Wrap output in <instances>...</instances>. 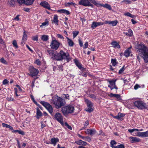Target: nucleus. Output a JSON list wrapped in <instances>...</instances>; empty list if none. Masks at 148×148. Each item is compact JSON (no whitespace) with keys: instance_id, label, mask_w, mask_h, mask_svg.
Returning a JSON list of instances; mask_svg holds the SVG:
<instances>
[{"instance_id":"2f4dec72","label":"nucleus","mask_w":148,"mask_h":148,"mask_svg":"<svg viewBox=\"0 0 148 148\" xmlns=\"http://www.w3.org/2000/svg\"><path fill=\"white\" fill-rule=\"evenodd\" d=\"M89 1L94 5H96L97 7H99V4H100L99 3L97 2L96 1V0H89Z\"/></svg>"},{"instance_id":"4be33fe9","label":"nucleus","mask_w":148,"mask_h":148,"mask_svg":"<svg viewBox=\"0 0 148 148\" xmlns=\"http://www.w3.org/2000/svg\"><path fill=\"white\" fill-rule=\"evenodd\" d=\"M111 45L115 48L119 49L120 47L119 43L115 41L112 42L111 43Z\"/></svg>"},{"instance_id":"c756f323","label":"nucleus","mask_w":148,"mask_h":148,"mask_svg":"<svg viewBox=\"0 0 148 148\" xmlns=\"http://www.w3.org/2000/svg\"><path fill=\"white\" fill-rule=\"evenodd\" d=\"M41 39L44 41H47L48 39V36L45 35H43L41 36Z\"/></svg>"},{"instance_id":"f3484780","label":"nucleus","mask_w":148,"mask_h":148,"mask_svg":"<svg viewBox=\"0 0 148 148\" xmlns=\"http://www.w3.org/2000/svg\"><path fill=\"white\" fill-rule=\"evenodd\" d=\"M130 139V142L132 143H135L139 142L140 141V139L136 137L131 136L129 138Z\"/></svg>"},{"instance_id":"4c0bfd02","label":"nucleus","mask_w":148,"mask_h":148,"mask_svg":"<svg viewBox=\"0 0 148 148\" xmlns=\"http://www.w3.org/2000/svg\"><path fill=\"white\" fill-rule=\"evenodd\" d=\"M64 115L66 116H67L69 114H72L73 112H62Z\"/></svg>"},{"instance_id":"49530a36","label":"nucleus","mask_w":148,"mask_h":148,"mask_svg":"<svg viewBox=\"0 0 148 148\" xmlns=\"http://www.w3.org/2000/svg\"><path fill=\"white\" fill-rule=\"evenodd\" d=\"M117 148H125V147L124 145L123 144H120V145H118L117 146Z\"/></svg>"},{"instance_id":"052dcab7","label":"nucleus","mask_w":148,"mask_h":148,"mask_svg":"<svg viewBox=\"0 0 148 148\" xmlns=\"http://www.w3.org/2000/svg\"><path fill=\"white\" fill-rule=\"evenodd\" d=\"M35 63L37 64L38 65H39L41 63L40 61L38 59L36 60Z\"/></svg>"},{"instance_id":"39448f33","label":"nucleus","mask_w":148,"mask_h":148,"mask_svg":"<svg viewBox=\"0 0 148 148\" xmlns=\"http://www.w3.org/2000/svg\"><path fill=\"white\" fill-rule=\"evenodd\" d=\"M54 117L56 120L60 123L62 125H64L63 117L61 114L59 112H57L56 113Z\"/></svg>"},{"instance_id":"680f3d73","label":"nucleus","mask_w":148,"mask_h":148,"mask_svg":"<svg viewBox=\"0 0 148 148\" xmlns=\"http://www.w3.org/2000/svg\"><path fill=\"white\" fill-rule=\"evenodd\" d=\"M85 140L88 141V142H90L91 141V139L88 136H86Z\"/></svg>"},{"instance_id":"393cba45","label":"nucleus","mask_w":148,"mask_h":148,"mask_svg":"<svg viewBox=\"0 0 148 148\" xmlns=\"http://www.w3.org/2000/svg\"><path fill=\"white\" fill-rule=\"evenodd\" d=\"M102 6L105 8H106L108 10H110L111 9V8L110 5L108 4H101L100 3L99 7Z\"/></svg>"},{"instance_id":"bb28decb","label":"nucleus","mask_w":148,"mask_h":148,"mask_svg":"<svg viewBox=\"0 0 148 148\" xmlns=\"http://www.w3.org/2000/svg\"><path fill=\"white\" fill-rule=\"evenodd\" d=\"M53 21L56 25H58L59 21L58 19V16L57 15H54Z\"/></svg>"},{"instance_id":"09e8293b","label":"nucleus","mask_w":148,"mask_h":148,"mask_svg":"<svg viewBox=\"0 0 148 148\" xmlns=\"http://www.w3.org/2000/svg\"><path fill=\"white\" fill-rule=\"evenodd\" d=\"M115 97H116L118 100H121V97L120 95L119 94H116V95L115 96Z\"/></svg>"},{"instance_id":"37998d69","label":"nucleus","mask_w":148,"mask_h":148,"mask_svg":"<svg viewBox=\"0 0 148 148\" xmlns=\"http://www.w3.org/2000/svg\"><path fill=\"white\" fill-rule=\"evenodd\" d=\"M49 24V23L48 21H45L42 23V25L40 26V27H42L43 26H46L48 25Z\"/></svg>"},{"instance_id":"58836bf2","label":"nucleus","mask_w":148,"mask_h":148,"mask_svg":"<svg viewBox=\"0 0 148 148\" xmlns=\"http://www.w3.org/2000/svg\"><path fill=\"white\" fill-rule=\"evenodd\" d=\"M26 0H17V1L20 5L25 4Z\"/></svg>"},{"instance_id":"bf43d9fd","label":"nucleus","mask_w":148,"mask_h":148,"mask_svg":"<svg viewBox=\"0 0 148 148\" xmlns=\"http://www.w3.org/2000/svg\"><path fill=\"white\" fill-rule=\"evenodd\" d=\"M144 138L148 137V130L144 132Z\"/></svg>"},{"instance_id":"de8ad7c7","label":"nucleus","mask_w":148,"mask_h":148,"mask_svg":"<svg viewBox=\"0 0 148 148\" xmlns=\"http://www.w3.org/2000/svg\"><path fill=\"white\" fill-rule=\"evenodd\" d=\"M138 134V136L144 138V132H139Z\"/></svg>"},{"instance_id":"ea45409f","label":"nucleus","mask_w":148,"mask_h":148,"mask_svg":"<svg viewBox=\"0 0 148 148\" xmlns=\"http://www.w3.org/2000/svg\"><path fill=\"white\" fill-rule=\"evenodd\" d=\"M79 32L78 31H75L73 32V38H75L79 34Z\"/></svg>"},{"instance_id":"5fc2aeb1","label":"nucleus","mask_w":148,"mask_h":148,"mask_svg":"<svg viewBox=\"0 0 148 148\" xmlns=\"http://www.w3.org/2000/svg\"><path fill=\"white\" fill-rule=\"evenodd\" d=\"M140 86L138 84H136L135 85V86H134V88L135 90H137L138 88H140Z\"/></svg>"},{"instance_id":"cd10ccee","label":"nucleus","mask_w":148,"mask_h":148,"mask_svg":"<svg viewBox=\"0 0 148 148\" xmlns=\"http://www.w3.org/2000/svg\"><path fill=\"white\" fill-rule=\"evenodd\" d=\"M34 0H26L25 4L26 5H29L32 4Z\"/></svg>"},{"instance_id":"864d4df0","label":"nucleus","mask_w":148,"mask_h":148,"mask_svg":"<svg viewBox=\"0 0 148 148\" xmlns=\"http://www.w3.org/2000/svg\"><path fill=\"white\" fill-rule=\"evenodd\" d=\"M8 81L7 79H4L3 81V85H5L8 83Z\"/></svg>"},{"instance_id":"4d7b16f0","label":"nucleus","mask_w":148,"mask_h":148,"mask_svg":"<svg viewBox=\"0 0 148 148\" xmlns=\"http://www.w3.org/2000/svg\"><path fill=\"white\" fill-rule=\"evenodd\" d=\"M18 134H21L22 135H24L25 134V132L21 130H20Z\"/></svg>"},{"instance_id":"412c9836","label":"nucleus","mask_w":148,"mask_h":148,"mask_svg":"<svg viewBox=\"0 0 148 148\" xmlns=\"http://www.w3.org/2000/svg\"><path fill=\"white\" fill-rule=\"evenodd\" d=\"M74 62L76 65L80 69H84V68L82 66L81 64L79 62L78 60L77 59L74 60Z\"/></svg>"},{"instance_id":"20e7f679","label":"nucleus","mask_w":148,"mask_h":148,"mask_svg":"<svg viewBox=\"0 0 148 148\" xmlns=\"http://www.w3.org/2000/svg\"><path fill=\"white\" fill-rule=\"evenodd\" d=\"M134 104L135 106L136 107L140 110H144L147 109L148 106L146 103L143 101L137 100L134 102Z\"/></svg>"},{"instance_id":"8fccbe9b","label":"nucleus","mask_w":148,"mask_h":148,"mask_svg":"<svg viewBox=\"0 0 148 148\" xmlns=\"http://www.w3.org/2000/svg\"><path fill=\"white\" fill-rule=\"evenodd\" d=\"M64 124L69 129H70V130H72V128L69 125L67 122H65Z\"/></svg>"},{"instance_id":"69168bd1","label":"nucleus","mask_w":148,"mask_h":148,"mask_svg":"<svg viewBox=\"0 0 148 148\" xmlns=\"http://www.w3.org/2000/svg\"><path fill=\"white\" fill-rule=\"evenodd\" d=\"M23 10L25 12H30V9L28 8H24L23 9Z\"/></svg>"},{"instance_id":"13d9d810","label":"nucleus","mask_w":148,"mask_h":148,"mask_svg":"<svg viewBox=\"0 0 148 148\" xmlns=\"http://www.w3.org/2000/svg\"><path fill=\"white\" fill-rule=\"evenodd\" d=\"M7 99L8 101H13L14 100V99L11 97H8L7 98Z\"/></svg>"},{"instance_id":"e2e57ef3","label":"nucleus","mask_w":148,"mask_h":148,"mask_svg":"<svg viewBox=\"0 0 148 148\" xmlns=\"http://www.w3.org/2000/svg\"><path fill=\"white\" fill-rule=\"evenodd\" d=\"M63 95L65 96V99H69V96L68 94H64Z\"/></svg>"},{"instance_id":"9d476101","label":"nucleus","mask_w":148,"mask_h":148,"mask_svg":"<svg viewBox=\"0 0 148 148\" xmlns=\"http://www.w3.org/2000/svg\"><path fill=\"white\" fill-rule=\"evenodd\" d=\"M30 74L29 75L31 76H36L39 72L38 70L34 68L33 66H30L29 69Z\"/></svg>"},{"instance_id":"f257e3e1","label":"nucleus","mask_w":148,"mask_h":148,"mask_svg":"<svg viewBox=\"0 0 148 148\" xmlns=\"http://www.w3.org/2000/svg\"><path fill=\"white\" fill-rule=\"evenodd\" d=\"M136 51L144 59L145 62H148V48L142 43L136 46Z\"/></svg>"},{"instance_id":"0e129e2a","label":"nucleus","mask_w":148,"mask_h":148,"mask_svg":"<svg viewBox=\"0 0 148 148\" xmlns=\"http://www.w3.org/2000/svg\"><path fill=\"white\" fill-rule=\"evenodd\" d=\"M57 36L59 38L62 39H64V37L61 35L60 34H57Z\"/></svg>"},{"instance_id":"c85d7f7f","label":"nucleus","mask_w":148,"mask_h":148,"mask_svg":"<svg viewBox=\"0 0 148 148\" xmlns=\"http://www.w3.org/2000/svg\"><path fill=\"white\" fill-rule=\"evenodd\" d=\"M111 63H112L113 66H116L118 64V62L116 61V59H112L111 60Z\"/></svg>"},{"instance_id":"4468645a","label":"nucleus","mask_w":148,"mask_h":148,"mask_svg":"<svg viewBox=\"0 0 148 148\" xmlns=\"http://www.w3.org/2000/svg\"><path fill=\"white\" fill-rule=\"evenodd\" d=\"M96 132V130L94 129H88L85 131V133L86 134L92 135L95 134Z\"/></svg>"},{"instance_id":"338daca9","label":"nucleus","mask_w":148,"mask_h":148,"mask_svg":"<svg viewBox=\"0 0 148 148\" xmlns=\"http://www.w3.org/2000/svg\"><path fill=\"white\" fill-rule=\"evenodd\" d=\"M123 2H125V3L127 4L131 3V1L129 0H124Z\"/></svg>"},{"instance_id":"72a5a7b5","label":"nucleus","mask_w":148,"mask_h":148,"mask_svg":"<svg viewBox=\"0 0 148 148\" xmlns=\"http://www.w3.org/2000/svg\"><path fill=\"white\" fill-rule=\"evenodd\" d=\"M76 5V4L72 2H69L65 3V5L66 6H69L71 5H73L75 6Z\"/></svg>"},{"instance_id":"5701e85b","label":"nucleus","mask_w":148,"mask_h":148,"mask_svg":"<svg viewBox=\"0 0 148 148\" xmlns=\"http://www.w3.org/2000/svg\"><path fill=\"white\" fill-rule=\"evenodd\" d=\"M66 38L67 39V42L69 45L70 47H73L74 44L73 41L67 37H66Z\"/></svg>"},{"instance_id":"79ce46f5","label":"nucleus","mask_w":148,"mask_h":148,"mask_svg":"<svg viewBox=\"0 0 148 148\" xmlns=\"http://www.w3.org/2000/svg\"><path fill=\"white\" fill-rule=\"evenodd\" d=\"M12 44L13 46L15 47L16 48H17L18 46L17 44V42L15 40H14L13 41Z\"/></svg>"},{"instance_id":"ddd939ff","label":"nucleus","mask_w":148,"mask_h":148,"mask_svg":"<svg viewBox=\"0 0 148 148\" xmlns=\"http://www.w3.org/2000/svg\"><path fill=\"white\" fill-rule=\"evenodd\" d=\"M47 52L49 54V56L53 59H56V51H54L52 49L48 50Z\"/></svg>"},{"instance_id":"423d86ee","label":"nucleus","mask_w":148,"mask_h":148,"mask_svg":"<svg viewBox=\"0 0 148 148\" xmlns=\"http://www.w3.org/2000/svg\"><path fill=\"white\" fill-rule=\"evenodd\" d=\"M79 4L84 6H90L92 8L94 7L93 5L91 4L89 0H81L79 1Z\"/></svg>"},{"instance_id":"6e6552de","label":"nucleus","mask_w":148,"mask_h":148,"mask_svg":"<svg viewBox=\"0 0 148 148\" xmlns=\"http://www.w3.org/2000/svg\"><path fill=\"white\" fill-rule=\"evenodd\" d=\"M85 101L87 106V110L86 111H93L94 110L93 103L87 99H85Z\"/></svg>"},{"instance_id":"774afa93","label":"nucleus","mask_w":148,"mask_h":148,"mask_svg":"<svg viewBox=\"0 0 148 148\" xmlns=\"http://www.w3.org/2000/svg\"><path fill=\"white\" fill-rule=\"evenodd\" d=\"M88 42H86L84 44V49L88 47Z\"/></svg>"},{"instance_id":"f03ea898","label":"nucleus","mask_w":148,"mask_h":148,"mask_svg":"<svg viewBox=\"0 0 148 148\" xmlns=\"http://www.w3.org/2000/svg\"><path fill=\"white\" fill-rule=\"evenodd\" d=\"M52 101L53 103L55 105V107L58 109L64 106L66 103L64 99L57 95L53 97Z\"/></svg>"},{"instance_id":"f704fd0d","label":"nucleus","mask_w":148,"mask_h":148,"mask_svg":"<svg viewBox=\"0 0 148 148\" xmlns=\"http://www.w3.org/2000/svg\"><path fill=\"white\" fill-rule=\"evenodd\" d=\"M126 35L129 36H132L133 35L132 31L131 29H129L128 30V32L126 33Z\"/></svg>"},{"instance_id":"a211bd4d","label":"nucleus","mask_w":148,"mask_h":148,"mask_svg":"<svg viewBox=\"0 0 148 148\" xmlns=\"http://www.w3.org/2000/svg\"><path fill=\"white\" fill-rule=\"evenodd\" d=\"M40 5L43 7L48 9H50V5L47 2L42 1L40 4Z\"/></svg>"},{"instance_id":"dca6fc26","label":"nucleus","mask_w":148,"mask_h":148,"mask_svg":"<svg viewBox=\"0 0 148 148\" xmlns=\"http://www.w3.org/2000/svg\"><path fill=\"white\" fill-rule=\"evenodd\" d=\"M125 114H124L121 113L120 112H119L118 114V115L116 116H113L112 115H111L114 118L121 121L123 120V117L125 116Z\"/></svg>"},{"instance_id":"e433bc0d","label":"nucleus","mask_w":148,"mask_h":148,"mask_svg":"<svg viewBox=\"0 0 148 148\" xmlns=\"http://www.w3.org/2000/svg\"><path fill=\"white\" fill-rule=\"evenodd\" d=\"M8 4L10 6L13 5L15 4V2L14 0H11L8 2Z\"/></svg>"},{"instance_id":"473e14b6","label":"nucleus","mask_w":148,"mask_h":148,"mask_svg":"<svg viewBox=\"0 0 148 148\" xmlns=\"http://www.w3.org/2000/svg\"><path fill=\"white\" fill-rule=\"evenodd\" d=\"M42 116V114L41 112H37L36 116L38 119L40 118Z\"/></svg>"},{"instance_id":"2eb2a0df","label":"nucleus","mask_w":148,"mask_h":148,"mask_svg":"<svg viewBox=\"0 0 148 148\" xmlns=\"http://www.w3.org/2000/svg\"><path fill=\"white\" fill-rule=\"evenodd\" d=\"M104 23L101 22H97L95 21H93L92 22L91 27L93 29H94L98 26L103 25Z\"/></svg>"},{"instance_id":"6e6d98bb","label":"nucleus","mask_w":148,"mask_h":148,"mask_svg":"<svg viewBox=\"0 0 148 148\" xmlns=\"http://www.w3.org/2000/svg\"><path fill=\"white\" fill-rule=\"evenodd\" d=\"M79 41V44L80 46V47H82L83 46V42H82L81 40L80 39H79L78 40Z\"/></svg>"},{"instance_id":"6ab92c4d","label":"nucleus","mask_w":148,"mask_h":148,"mask_svg":"<svg viewBox=\"0 0 148 148\" xmlns=\"http://www.w3.org/2000/svg\"><path fill=\"white\" fill-rule=\"evenodd\" d=\"M50 141V144L55 146L56 145L57 143L59 142V139L57 138H52L51 139Z\"/></svg>"},{"instance_id":"c03bdc74","label":"nucleus","mask_w":148,"mask_h":148,"mask_svg":"<svg viewBox=\"0 0 148 148\" xmlns=\"http://www.w3.org/2000/svg\"><path fill=\"white\" fill-rule=\"evenodd\" d=\"M124 15L126 16H128L131 18H133L134 15H132L129 12H127L124 14Z\"/></svg>"},{"instance_id":"a878e982","label":"nucleus","mask_w":148,"mask_h":148,"mask_svg":"<svg viewBox=\"0 0 148 148\" xmlns=\"http://www.w3.org/2000/svg\"><path fill=\"white\" fill-rule=\"evenodd\" d=\"M117 143L114 140H111L110 142V146L112 148H117V147L116 146H114V145H116Z\"/></svg>"},{"instance_id":"b1692460","label":"nucleus","mask_w":148,"mask_h":148,"mask_svg":"<svg viewBox=\"0 0 148 148\" xmlns=\"http://www.w3.org/2000/svg\"><path fill=\"white\" fill-rule=\"evenodd\" d=\"M76 143L78 145H86L87 143L86 142L80 140L76 141Z\"/></svg>"},{"instance_id":"c9c22d12","label":"nucleus","mask_w":148,"mask_h":148,"mask_svg":"<svg viewBox=\"0 0 148 148\" xmlns=\"http://www.w3.org/2000/svg\"><path fill=\"white\" fill-rule=\"evenodd\" d=\"M27 38V35L25 33V30L23 31V35L22 38L23 40H26Z\"/></svg>"},{"instance_id":"a19ab883","label":"nucleus","mask_w":148,"mask_h":148,"mask_svg":"<svg viewBox=\"0 0 148 148\" xmlns=\"http://www.w3.org/2000/svg\"><path fill=\"white\" fill-rule=\"evenodd\" d=\"M0 61L2 63L5 64H8L7 62L3 58H2L0 59Z\"/></svg>"},{"instance_id":"1a4fd4ad","label":"nucleus","mask_w":148,"mask_h":148,"mask_svg":"<svg viewBox=\"0 0 148 148\" xmlns=\"http://www.w3.org/2000/svg\"><path fill=\"white\" fill-rule=\"evenodd\" d=\"M116 81V79L108 81V82L110 84L108 85V86L110 88L111 90H112L114 88L116 89V92H117V90L118 89V88L116 86L115 84V82Z\"/></svg>"},{"instance_id":"9b49d317","label":"nucleus","mask_w":148,"mask_h":148,"mask_svg":"<svg viewBox=\"0 0 148 148\" xmlns=\"http://www.w3.org/2000/svg\"><path fill=\"white\" fill-rule=\"evenodd\" d=\"M40 103L48 111H52V110L53 109L51 106L48 103L44 101H41Z\"/></svg>"},{"instance_id":"aec40b11","label":"nucleus","mask_w":148,"mask_h":148,"mask_svg":"<svg viewBox=\"0 0 148 148\" xmlns=\"http://www.w3.org/2000/svg\"><path fill=\"white\" fill-rule=\"evenodd\" d=\"M118 23V21L115 20L112 21H106L105 24H108L109 25L112 24V26H115Z\"/></svg>"},{"instance_id":"3c124183","label":"nucleus","mask_w":148,"mask_h":148,"mask_svg":"<svg viewBox=\"0 0 148 148\" xmlns=\"http://www.w3.org/2000/svg\"><path fill=\"white\" fill-rule=\"evenodd\" d=\"M32 39L33 40L38 41V36H33L32 37Z\"/></svg>"},{"instance_id":"f8f14e48","label":"nucleus","mask_w":148,"mask_h":148,"mask_svg":"<svg viewBox=\"0 0 148 148\" xmlns=\"http://www.w3.org/2000/svg\"><path fill=\"white\" fill-rule=\"evenodd\" d=\"M74 107L73 105H68L63 107L62 111H73Z\"/></svg>"},{"instance_id":"7c9ffc66","label":"nucleus","mask_w":148,"mask_h":148,"mask_svg":"<svg viewBox=\"0 0 148 148\" xmlns=\"http://www.w3.org/2000/svg\"><path fill=\"white\" fill-rule=\"evenodd\" d=\"M131 53V51L129 50V49H126L124 52V56L127 57L130 56V54Z\"/></svg>"},{"instance_id":"0eeeda50","label":"nucleus","mask_w":148,"mask_h":148,"mask_svg":"<svg viewBox=\"0 0 148 148\" xmlns=\"http://www.w3.org/2000/svg\"><path fill=\"white\" fill-rule=\"evenodd\" d=\"M60 43L56 40H53L50 46L51 49L57 50L59 47Z\"/></svg>"},{"instance_id":"603ef678","label":"nucleus","mask_w":148,"mask_h":148,"mask_svg":"<svg viewBox=\"0 0 148 148\" xmlns=\"http://www.w3.org/2000/svg\"><path fill=\"white\" fill-rule=\"evenodd\" d=\"M66 10L64 9H61L60 10H58L57 11V12H58L60 13H65V11Z\"/></svg>"},{"instance_id":"a18cd8bd","label":"nucleus","mask_w":148,"mask_h":148,"mask_svg":"<svg viewBox=\"0 0 148 148\" xmlns=\"http://www.w3.org/2000/svg\"><path fill=\"white\" fill-rule=\"evenodd\" d=\"M125 66L124 65L122 68H121L119 71V74L121 73L125 70Z\"/></svg>"},{"instance_id":"7ed1b4c3","label":"nucleus","mask_w":148,"mask_h":148,"mask_svg":"<svg viewBox=\"0 0 148 148\" xmlns=\"http://www.w3.org/2000/svg\"><path fill=\"white\" fill-rule=\"evenodd\" d=\"M66 59L67 62L70 61L71 58L69 56L68 52H64L63 51L61 50L56 55V60H60Z\"/></svg>"}]
</instances>
